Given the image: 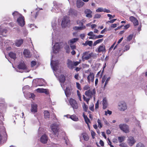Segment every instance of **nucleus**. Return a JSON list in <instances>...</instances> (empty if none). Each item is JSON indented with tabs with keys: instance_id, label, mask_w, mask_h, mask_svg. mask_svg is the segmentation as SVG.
I'll return each instance as SVG.
<instances>
[{
	"instance_id": "f257e3e1",
	"label": "nucleus",
	"mask_w": 147,
	"mask_h": 147,
	"mask_svg": "<svg viewBox=\"0 0 147 147\" xmlns=\"http://www.w3.org/2000/svg\"><path fill=\"white\" fill-rule=\"evenodd\" d=\"M96 90L94 88L93 89H90L85 92V94L88 96L90 99L92 98L93 96L94 99L95 98Z\"/></svg>"
},
{
	"instance_id": "f03ea898",
	"label": "nucleus",
	"mask_w": 147,
	"mask_h": 147,
	"mask_svg": "<svg viewBox=\"0 0 147 147\" xmlns=\"http://www.w3.org/2000/svg\"><path fill=\"white\" fill-rule=\"evenodd\" d=\"M70 23L69 17L67 16H64L63 18L61 25L62 27L65 28Z\"/></svg>"
},
{
	"instance_id": "7ed1b4c3",
	"label": "nucleus",
	"mask_w": 147,
	"mask_h": 147,
	"mask_svg": "<svg viewBox=\"0 0 147 147\" xmlns=\"http://www.w3.org/2000/svg\"><path fill=\"white\" fill-rule=\"evenodd\" d=\"M118 105V109L120 111H124L127 108V106L126 103L123 101L119 102Z\"/></svg>"
},
{
	"instance_id": "20e7f679",
	"label": "nucleus",
	"mask_w": 147,
	"mask_h": 147,
	"mask_svg": "<svg viewBox=\"0 0 147 147\" xmlns=\"http://www.w3.org/2000/svg\"><path fill=\"white\" fill-rule=\"evenodd\" d=\"M89 52L85 51L82 54V59L83 61L89 59L92 57V53H89Z\"/></svg>"
},
{
	"instance_id": "39448f33",
	"label": "nucleus",
	"mask_w": 147,
	"mask_h": 147,
	"mask_svg": "<svg viewBox=\"0 0 147 147\" xmlns=\"http://www.w3.org/2000/svg\"><path fill=\"white\" fill-rule=\"evenodd\" d=\"M51 129L54 133V134L57 137L59 135V128L58 125L54 124L51 126Z\"/></svg>"
},
{
	"instance_id": "423d86ee",
	"label": "nucleus",
	"mask_w": 147,
	"mask_h": 147,
	"mask_svg": "<svg viewBox=\"0 0 147 147\" xmlns=\"http://www.w3.org/2000/svg\"><path fill=\"white\" fill-rule=\"evenodd\" d=\"M25 19L24 17L20 15L17 19V22L19 25L22 27H23L25 24Z\"/></svg>"
},
{
	"instance_id": "0eeeda50",
	"label": "nucleus",
	"mask_w": 147,
	"mask_h": 147,
	"mask_svg": "<svg viewBox=\"0 0 147 147\" xmlns=\"http://www.w3.org/2000/svg\"><path fill=\"white\" fill-rule=\"evenodd\" d=\"M119 127L120 129L125 133H128L129 132V126L125 124H121L119 125Z\"/></svg>"
},
{
	"instance_id": "6e6552de",
	"label": "nucleus",
	"mask_w": 147,
	"mask_h": 147,
	"mask_svg": "<svg viewBox=\"0 0 147 147\" xmlns=\"http://www.w3.org/2000/svg\"><path fill=\"white\" fill-rule=\"evenodd\" d=\"M69 102L71 106L74 109H77L78 108V104L75 100L71 98L69 99Z\"/></svg>"
},
{
	"instance_id": "1a4fd4ad",
	"label": "nucleus",
	"mask_w": 147,
	"mask_h": 147,
	"mask_svg": "<svg viewBox=\"0 0 147 147\" xmlns=\"http://www.w3.org/2000/svg\"><path fill=\"white\" fill-rule=\"evenodd\" d=\"M127 142L129 146H132L135 143L136 141L133 137L130 136L128 137Z\"/></svg>"
},
{
	"instance_id": "9d476101",
	"label": "nucleus",
	"mask_w": 147,
	"mask_h": 147,
	"mask_svg": "<svg viewBox=\"0 0 147 147\" xmlns=\"http://www.w3.org/2000/svg\"><path fill=\"white\" fill-rule=\"evenodd\" d=\"M94 75L93 73L90 72V74L87 77L88 82L90 83V81L94 82Z\"/></svg>"
},
{
	"instance_id": "9b49d317",
	"label": "nucleus",
	"mask_w": 147,
	"mask_h": 147,
	"mask_svg": "<svg viewBox=\"0 0 147 147\" xmlns=\"http://www.w3.org/2000/svg\"><path fill=\"white\" fill-rule=\"evenodd\" d=\"M37 105L36 104H32L30 109L31 112L33 113H34L37 112Z\"/></svg>"
},
{
	"instance_id": "f8f14e48",
	"label": "nucleus",
	"mask_w": 147,
	"mask_h": 147,
	"mask_svg": "<svg viewBox=\"0 0 147 147\" xmlns=\"http://www.w3.org/2000/svg\"><path fill=\"white\" fill-rule=\"evenodd\" d=\"M129 20L132 22L134 26H136L138 25V21L137 19L134 16H131L129 18Z\"/></svg>"
},
{
	"instance_id": "ddd939ff",
	"label": "nucleus",
	"mask_w": 147,
	"mask_h": 147,
	"mask_svg": "<svg viewBox=\"0 0 147 147\" xmlns=\"http://www.w3.org/2000/svg\"><path fill=\"white\" fill-rule=\"evenodd\" d=\"M18 68L19 69L24 70L27 68L24 62H20L18 66Z\"/></svg>"
},
{
	"instance_id": "4468645a",
	"label": "nucleus",
	"mask_w": 147,
	"mask_h": 147,
	"mask_svg": "<svg viewBox=\"0 0 147 147\" xmlns=\"http://www.w3.org/2000/svg\"><path fill=\"white\" fill-rule=\"evenodd\" d=\"M48 139L47 136L45 134H44L41 137L40 141L42 143L45 144L47 142Z\"/></svg>"
},
{
	"instance_id": "2eb2a0df",
	"label": "nucleus",
	"mask_w": 147,
	"mask_h": 147,
	"mask_svg": "<svg viewBox=\"0 0 147 147\" xmlns=\"http://www.w3.org/2000/svg\"><path fill=\"white\" fill-rule=\"evenodd\" d=\"M130 46L129 45H127L125 46V49L124 50L120 49L119 50V55L120 56L121 55L122 53L125 52V51H127L129 50L130 48Z\"/></svg>"
},
{
	"instance_id": "dca6fc26",
	"label": "nucleus",
	"mask_w": 147,
	"mask_h": 147,
	"mask_svg": "<svg viewBox=\"0 0 147 147\" xmlns=\"http://www.w3.org/2000/svg\"><path fill=\"white\" fill-rule=\"evenodd\" d=\"M24 40L22 39H17L15 40V45L17 47H20L23 43Z\"/></svg>"
},
{
	"instance_id": "f3484780",
	"label": "nucleus",
	"mask_w": 147,
	"mask_h": 147,
	"mask_svg": "<svg viewBox=\"0 0 147 147\" xmlns=\"http://www.w3.org/2000/svg\"><path fill=\"white\" fill-rule=\"evenodd\" d=\"M23 54L25 57L27 58H30L31 56V54L29 51L27 49H24L23 52Z\"/></svg>"
},
{
	"instance_id": "a211bd4d",
	"label": "nucleus",
	"mask_w": 147,
	"mask_h": 147,
	"mask_svg": "<svg viewBox=\"0 0 147 147\" xmlns=\"http://www.w3.org/2000/svg\"><path fill=\"white\" fill-rule=\"evenodd\" d=\"M85 13L86 14V17L91 18L92 17V16L91 14L92 12L90 9H86L84 11Z\"/></svg>"
},
{
	"instance_id": "6ab92c4d",
	"label": "nucleus",
	"mask_w": 147,
	"mask_h": 147,
	"mask_svg": "<svg viewBox=\"0 0 147 147\" xmlns=\"http://www.w3.org/2000/svg\"><path fill=\"white\" fill-rule=\"evenodd\" d=\"M51 64L54 69H56L58 67V62L57 61H51Z\"/></svg>"
},
{
	"instance_id": "aec40b11",
	"label": "nucleus",
	"mask_w": 147,
	"mask_h": 147,
	"mask_svg": "<svg viewBox=\"0 0 147 147\" xmlns=\"http://www.w3.org/2000/svg\"><path fill=\"white\" fill-rule=\"evenodd\" d=\"M105 46L103 44L102 45H100L98 47V53L103 52H105Z\"/></svg>"
},
{
	"instance_id": "412c9836",
	"label": "nucleus",
	"mask_w": 147,
	"mask_h": 147,
	"mask_svg": "<svg viewBox=\"0 0 147 147\" xmlns=\"http://www.w3.org/2000/svg\"><path fill=\"white\" fill-rule=\"evenodd\" d=\"M67 67L70 69H73L74 68L73 62L70 60H68L67 63Z\"/></svg>"
},
{
	"instance_id": "4be33fe9",
	"label": "nucleus",
	"mask_w": 147,
	"mask_h": 147,
	"mask_svg": "<svg viewBox=\"0 0 147 147\" xmlns=\"http://www.w3.org/2000/svg\"><path fill=\"white\" fill-rule=\"evenodd\" d=\"M102 105L103 109H105L108 106V104L106 98H104L102 100Z\"/></svg>"
},
{
	"instance_id": "5701e85b",
	"label": "nucleus",
	"mask_w": 147,
	"mask_h": 147,
	"mask_svg": "<svg viewBox=\"0 0 147 147\" xmlns=\"http://www.w3.org/2000/svg\"><path fill=\"white\" fill-rule=\"evenodd\" d=\"M84 4V3L82 2L81 0H77L76 2V5L78 8H80L82 7Z\"/></svg>"
},
{
	"instance_id": "b1692460",
	"label": "nucleus",
	"mask_w": 147,
	"mask_h": 147,
	"mask_svg": "<svg viewBox=\"0 0 147 147\" xmlns=\"http://www.w3.org/2000/svg\"><path fill=\"white\" fill-rule=\"evenodd\" d=\"M59 80L60 83H64L65 80V77L63 74L61 75L59 77Z\"/></svg>"
},
{
	"instance_id": "393cba45",
	"label": "nucleus",
	"mask_w": 147,
	"mask_h": 147,
	"mask_svg": "<svg viewBox=\"0 0 147 147\" xmlns=\"http://www.w3.org/2000/svg\"><path fill=\"white\" fill-rule=\"evenodd\" d=\"M39 13V11H36V10L33 11L31 12V16L33 18H36Z\"/></svg>"
},
{
	"instance_id": "a878e982",
	"label": "nucleus",
	"mask_w": 147,
	"mask_h": 147,
	"mask_svg": "<svg viewBox=\"0 0 147 147\" xmlns=\"http://www.w3.org/2000/svg\"><path fill=\"white\" fill-rule=\"evenodd\" d=\"M60 49V46L58 43H56L53 46V51L57 52Z\"/></svg>"
},
{
	"instance_id": "bb28decb",
	"label": "nucleus",
	"mask_w": 147,
	"mask_h": 147,
	"mask_svg": "<svg viewBox=\"0 0 147 147\" xmlns=\"http://www.w3.org/2000/svg\"><path fill=\"white\" fill-rule=\"evenodd\" d=\"M82 135L84 140L87 141L88 140L89 137L87 134L86 133H84L82 134Z\"/></svg>"
},
{
	"instance_id": "cd10ccee",
	"label": "nucleus",
	"mask_w": 147,
	"mask_h": 147,
	"mask_svg": "<svg viewBox=\"0 0 147 147\" xmlns=\"http://www.w3.org/2000/svg\"><path fill=\"white\" fill-rule=\"evenodd\" d=\"M9 57L14 59H15L16 58V54L13 52H10L9 53Z\"/></svg>"
},
{
	"instance_id": "c85d7f7f",
	"label": "nucleus",
	"mask_w": 147,
	"mask_h": 147,
	"mask_svg": "<svg viewBox=\"0 0 147 147\" xmlns=\"http://www.w3.org/2000/svg\"><path fill=\"white\" fill-rule=\"evenodd\" d=\"M86 20H78L77 21V24L80 26H85L83 25V23L85 22Z\"/></svg>"
},
{
	"instance_id": "c756f323",
	"label": "nucleus",
	"mask_w": 147,
	"mask_h": 147,
	"mask_svg": "<svg viewBox=\"0 0 147 147\" xmlns=\"http://www.w3.org/2000/svg\"><path fill=\"white\" fill-rule=\"evenodd\" d=\"M44 117L45 119L48 118L50 117L49 112L47 110H45L44 111Z\"/></svg>"
},
{
	"instance_id": "7c9ffc66",
	"label": "nucleus",
	"mask_w": 147,
	"mask_h": 147,
	"mask_svg": "<svg viewBox=\"0 0 147 147\" xmlns=\"http://www.w3.org/2000/svg\"><path fill=\"white\" fill-rule=\"evenodd\" d=\"M83 117L84 118L85 122L87 124H88L89 123H90V119L88 118L86 115H85L84 114H83Z\"/></svg>"
},
{
	"instance_id": "2f4dec72",
	"label": "nucleus",
	"mask_w": 147,
	"mask_h": 147,
	"mask_svg": "<svg viewBox=\"0 0 147 147\" xmlns=\"http://www.w3.org/2000/svg\"><path fill=\"white\" fill-rule=\"evenodd\" d=\"M12 15L15 18H17L18 17L20 16V15H22L21 14L19 13L18 11H15L12 13Z\"/></svg>"
},
{
	"instance_id": "473e14b6",
	"label": "nucleus",
	"mask_w": 147,
	"mask_h": 147,
	"mask_svg": "<svg viewBox=\"0 0 147 147\" xmlns=\"http://www.w3.org/2000/svg\"><path fill=\"white\" fill-rule=\"evenodd\" d=\"M103 40V39H99L98 40H97L95 42H94L93 43V46H96L97 44L101 42Z\"/></svg>"
},
{
	"instance_id": "72a5a7b5",
	"label": "nucleus",
	"mask_w": 147,
	"mask_h": 147,
	"mask_svg": "<svg viewBox=\"0 0 147 147\" xmlns=\"http://www.w3.org/2000/svg\"><path fill=\"white\" fill-rule=\"evenodd\" d=\"M70 118L73 121H78V119L75 115H73L70 116Z\"/></svg>"
},
{
	"instance_id": "f704fd0d",
	"label": "nucleus",
	"mask_w": 147,
	"mask_h": 147,
	"mask_svg": "<svg viewBox=\"0 0 147 147\" xmlns=\"http://www.w3.org/2000/svg\"><path fill=\"white\" fill-rule=\"evenodd\" d=\"M125 139V137L124 136L119 137L118 138L119 142L121 143L124 141Z\"/></svg>"
},
{
	"instance_id": "c9c22d12",
	"label": "nucleus",
	"mask_w": 147,
	"mask_h": 147,
	"mask_svg": "<svg viewBox=\"0 0 147 147\" xmlns=\"http://www.w3.org/2000/svg\"><path fill=\"white\" fill-rule=\"evenodd\" d=\"M65 92L66 96L69 94H70V90L69 87H66L65 90Z\"/></svg>"
},
{
	"instance_id": "e433bc0d",
	"label": "nucleus",
	"mask_w": 147,
	"mask_h": 147,
	"mask_svg": "<svg viewBox=\"0 0 147 147\" xmlns=\"http://www.w3.org/2000/svg\"><path fill=\"white\" fill-rule=\"evenodd\" d=\"M78 40V38H75L71 39L70 41V44H73L77 42Z\"/></svg>"
},
{
	"instance_id": "4c0bfd02",
	"label": "nucleus",
	"mask_w": 147,
	"mask_h": 147,
	"mask_svg": "<svg viewBox=\"0 0 147 147\" xmlns=\"http://www.w3.org/2000/svg\"><path fill=\"white\" fill-rule=\"evenodd\" d=\"M65 49L66 50V52L67 53H69L70 52V49L69 45H67L64 47Z\"/></svg>"
},
{
	"instance_id": "58836bf2",
	"label": "nucleus",
	"mask_w": 147,
	"mask_h": 147,
	"mask_svg": "<svg viewBox=\"0 0 147 147\" xmlns=\"http://www.w3.org/2000/svg\"><path fill=\"white\" fill-rule=\"evenodd\" d=\"M97 122L98 123V127L100 128H101L102 127V125L101 123V120L99 119H98L97 121Z\"/></svg>"
},
{
	"instance_id": "ea45409f",
	"label": "nucleus",
	"mask_w": 147,
	"mask_h": 147,
	"mask_svg": "<svg viewBox=\"0 0 147 147\" xmlns=\"http://www.w3.org/2000/svg\"><path fill=\"white\" fill-rule=\"evenodd\" d=\"M136 147H145V146L144 144L141 142H139L137 144Z\"/></svg>"
},
{
	"instance_id": "a19ab883",
	"label": "nucleus",
	"mask_w": 147,
	"mask_h": 147,
	"mask_svg": "<svg viewBox=\"0 0 147 147\" xmlns=\"http://www.w3.org/2000/svg\"><path fill=\"white\" fill-rule=\"evenodd\" d=\"M123 37H122L120 39H119V40L117 42V45H116L114 47V50L115 49L117 48V46L118 45V44H119L121 42V41L123 40Z\"/></svg>"
},
{
	"instance_id": "79ce46f5",
	"label": "nucleus",
	"mask_w": 147,
	"mask_h": 147,
	"mask_svg": "<svg viewBox=\"0 0 147 147\" xmlns=\"http://www.w3.org/2000/svg\"><path fill=\"white\" fill-rule=\"evenodd\" d=\"M133 34H131L129 35L127 37V40L129 41H131L133 38Z\"/></svg>"
},
{
	"instance_id": "37998d69",
	"label": "nucleus",
	"mask_w": 147,
	"mask_h": 147,
	"mask_svg": "<svg viewBox=\"0 0 147 147\" xmlns=\"http://www.w3.org/2000/svg\"><path fill=\"white\" fill-rule=\"evenodd\" d=\"M83 98L84 99V101H85L86 102H87V103H88V102H89L90 99V98H86L85 96L84 95H83Z\"/></svg>"
},
{
	"instance_id": "c03bdc74",
	"label": "nucleus",
	"mask_w": 147,
	"mask_h": 147,
	"mask_svg": "<svg viewBox=\"0 0 147 147\" xmlns=\"http://www.w3.org/2000/svg\"><path fill=\"white\" fill-rule=\"evenodd\" d=\"M83 107L84 111L86 112L88 109V107L85 103H84V105L83 106Z\"/></svg>"
},
{
	"instance_id": "a18cd8bd",
	"label": "nucleus",
	"mask_w": 147,
	"mask_h": 147,
	"mask_svg": "<svg viewBox=\"0 0 147 147\" xmlns=\"http://www.w3.org/2000/svg\"><path fill=\"white\" fill-rule=\"evenodd\" d=\"M101 17V15L100 14H96L94 15V19L99 18Z\"/></svg>"
},
{
	"instance_id": "49530a36",
	"label": "nucleus",
	"mask_w": 147,
	"mask_h": 147,
	"mask_svg": "<svg viewBox=\"0 0 147 147\" xmlns=\"http://www.w3.org/2000/svg\"><path fill=\"white\" fill-rule=\"evenodd\" d=\"M110 77H109L106 80V81H105V83L104 86V88H105V87L106 86V85L107 84L109 81L110 80Z\"/></svg>"
},
{
	"instance_id": "de8ad7c7",
	"label": "nucleus",
	"mask_w": 147,
	"mask_h": 147,
	"mask_svg": "<svg viewBox=\"0 0 147 147\" xmlns=\"http://www.w3.org/2000/svg\"><path fill=\"white\" fill-rule=\"evenodd\" d=\"M97 12H100L104 11L103 9L101 7H99L96 10Z\"/></svg>"
},
{
	"instance_id": "09e8293b",
	"label": "nucleus",
	"mask_w": 147,
	"mask_h": 147,
	"mask_svg": "<svg viewBox=\"0 0 147 147\" xmlns=\"http://www.w3.org/2000/svg\"><path fill=\"white\" fill-rule=\"evenodd\" d=\"M112 112L111 111H110L109 110H108L107 111H105V115H107V114H109V115H111V114Z\"/></svg>"
},
{
	"instance_id": "8fccbe9b",
	"label": "nucleus",
	"mask_w": 147,
	"mask_h": 147,
	"mask_svg": "<svg viewBox=\"0 0 147 147\" xmlns=\"http://www.w3.org/2000/svg\"><path fill=\"white\" fill-rule=\"evenodd\" d=\"M90 87L89 86L86 85L84 87L83 89L84 90H86L89 89L90 88Z\"/></svg>"
},
{
	"instance_id": "3c124183",
	"label": "nucleus",
	"mask_w": 147,
	"mask_h": 147,
	"mask_svg": "<svg viewBox=\"0 0 147 147\" xmlns=\"http://www.w3.org/2000/svg\"><path fill=\"white\" fill-rule=\"evenodd\" d=\"M73 11H74V9H72L70 8L69 9V10L68 11V15H72L73 13Z\"/></svg>"
},
{
	"instance_id": "603ef678",
	"label": "nucleus",
	"mask_w": 147,
	"mask_h": 147,
	"mask_svg": "<svg viewBox=\"0 0 147 147\" xmlns=\"http://www.w3.org/2000/svg\"><path fill=\"white\" fill-rule=\"evenodd\" d=\"M91 133L92 136V138L94 139V136H95L96 133L94 131L91 130Z\"/></svg>"
},
{
	"instance_id": "864d4df0",
	"label": "nucleus",
	"mask_w": 147,
	"mask_h": 147,
	"mask_svg": "<svg viewBox=\"0 0 147 147\" xmlns=\"http://www.w3.org/2000/svg\"><path fill=\"white\" fill-rule=\"evenodd\" d=\"M76 85L77 88L79 90H81V88L80 84L78 82H76Z\"/></svg>"
},
{
	"instance_id": "5fc2aeb1",
	"label": "nucleus",
	"mask_w": 147,
	"mask_h": 147,
	"mask_svg": "<svg viewBox=\"0 0 147 147\" xmlns=\"http://www.w3.org/2000/svg\"><path fill=\"white\" fill-rule=\"evenodd\" d=\"M72 44H70V46L71 50H74L76 49V45H72Z\"/></svg>"
},
{
	"instance_id": "6e6d98bb",
	"label": "nucleus",
	"mask_w": 147,
	"mask_h": 147,
	"mask_svg": "<svg viewBox=\"0 0 147 147\" xmlns=\"http://www.w3.org/2000/svg\"><path fill=\"white\" fill-rule=\"evenodd\" d=\"M103 119L105 124L107 125L108 126H109L110 125V124L104 118H103Z\"/></svg>"
},
{
	"instance_id": "4d7b16f0",
	"label": "nucleus",
	"mask_w": 147,
	"mask_h": 147,
	"mask_svg": "<svg viewBox=\"0 0 147 147\" xmlns=\"http://www.w3.org/2000/svg\"><path fill=\"white\" fill-rule=\"evenodd\" d=\"M36 62L34 61H32L31 62V65L32 67H33L35 65H36Z\"/></svg>"
},
{
	"instance_id": "13d9d810",
	"label": "nucleus",
	"mask_w": 147,
	"mask_h": 147,
	"mask_svg": "<svg viewBox=\"0 0 147 147\" xmlns=\"http://www.w3.org/2000/svg\"><path fill=\"white\" fill-rule=\"evenodd\" d=\"M88 45L89 46L91 47L93 44L92 41H87Z\"/></svg>"
},
{
	"instance_id": "bf43d9fd",
	"label": "nucleus",
	"mask_w": 147,
	"mask_h": 147,
	"mask_svg": "<svg viewBox=\"0 0 147 147\" xmlns=\"http://www.w3.org/2000/svg\"><path fill=\"white\" fill-rule=\"evenodd\" d=\"M120 146L122 147H127V145L124 143H121L119 145Z\"/></svg>"
},
{
	"instance_id": "052dcab7",
	"label": "nucleus",
	"mask_w": 147,
	"mask_h": 147,
	"mask_svg": "<svg viewBox=\"0 0 147 147\" xmlns=\"http://www.w3.org/2000/svg\"><path fill=\"white\" fill-rule=\"evenodd\" d=\"M86 28L85 26H82L80 27H78V30H82Z\"/></svg>"
},
{
	"instance_id": "680f3d73",
	"label": "nucleus",
	"mask_w": 147,
	"mask_h": 147,
	"mask_svg": "<svg viewBox=\"0 0 147 147\" xmlns=\"http://www.w3.org/2000/svg\"><path fill=\"white\" fill-rule=\"evenodd\" d=\"M43 88H38L36 89V90L38 92L40 93H42Z\"/></svg>"
},
{
	"instance_id": "e2e57ef3",
	"label": "nucleus",
	"mask_w": 147,
	"mask_h": 147,
	"mask_svg": "<svg viewBox=\"0 0 147 147\" xmlns=\"http://www.w3.org/2000/svg\"><path fill=\"white\" fill-rule=\"evenodd\" d=\"M99 107V102L98 100L96 103L95 104V109H97Z\"/></svg>"
},
{
	"instance_id": "0e129e2a",
	"label": "nucleus",
	"mask_w": 147,
	"mask_h": 147,
	"mask_svg": "<svg viewBox=\"0 0 147 147\" xmlns=\"http://www.w3.org/2000/svg\"><path fill=\"white\" fill-rule=\"evenodd\" d=\"M42 93H45V94H47L49 93L47 89H43Z\"/></svg>"
},
{
	"instance_id": "69168bd1",
	"label": "nucleus",
	"mask_w": 147,
	"mask_h": 147,
	"mask_svg": "<svg viewBox=\"0 0 147 147\" xmlns=\"http://www.w3.org/2000/svg\"><path fill=\"white\" fill-rule=\"evenodd\" d=\"M88 35L89 36H95V35L93 34V33L92 32H90L88 34Z\"/></svg>"
},
{
	"instance_id": "338daca9",
	"label": "nucleus",
	"mask_w": 147,
	"mask_h": 147,
	"mask_svg": "<svg viewBox=\"0 0 147 147\" xmlns=\"http://www.w3.org/2000/svg\"><path fill=\"white\" fill-rule=\"evenodd\" d=\"M106 79V78L105 76H104L102 78L101 81V82L102 84H103V83H104L105 82V81Z\"/></svg>"
},
{
	"instance_id": "774afa93",
	"label": "nucleus",
	"mask_w": 147,
	"mask_h": 147,
	"mask_svg": "<svg viewBox=\"0 0 147 147\" xmlns=\"http://www.w3.org/2000/svg\"><path fill=\"white\" fill-rule=\"evenodd\" d=\"M30 98H32L34 100L35 98V95L33 93L30 94Z\"/></svg>"
}]
</instances>
